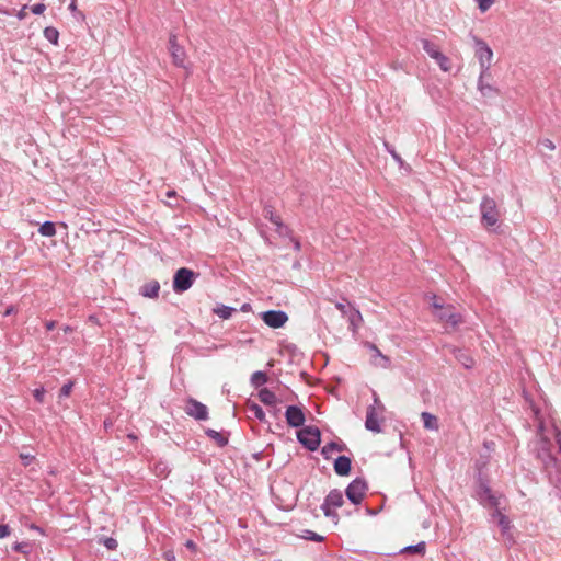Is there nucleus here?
Listing matches in <instances>:
<instances>
[{
    "label": "nucleus",
    "mask_w": 561,
    "mask_h": 561,
    "mask_svg": "<svg viewBox=\"0 0 561 561\" xmlns=\"http://www.w3.org/2000/svg\"><path fill=\"white\" fill-rule=\"evenodd\" d=\"M557 443L559 445V451L561 453V435L560 434L557 435Z\"/></svg>",
    "instance_id": "obj_59"
},
{
    "label": "nucleus",
    "mask_w": 561,
    "mask_h": 561,
    "mask_svg": "<svg viewBox=\"0 0 561 561\" xmlns=\"http://www.w3.org/2000/svg\"><path fill=\"white\" fill-rule=\"evenodd\" d=\"M367 512H368V514H376V512H375V511L369 510V508L367 510Z\"/></svg>",
    "instance_id": "obj_64"
},
{
    "label": "nucleus",
    "mask_w": 561,
    "mask_h": 561,
    "mask_svg": "<svg viewBox=\"0 0 561 561\" xmlns=\"http://www.w3.org/2000/svg\"><path fill=\"white\" fill-rule=\"evenodd\" d=\"M538 458H540L546 466L556 461V458L551 455L550 450L545 447L538 451Z\"/></svg>",
    "instance_id": "obj_34"
},
{
    "label": "nucleus",
    "mask_w": 561,
    "mask_h": 561,
    "mask_svg": "<svg viewBox=\"0 0 561 561\" xmlns=\"http://www.w3.org/2000/svg\"><path fill=\"white\" fill-rule=\"evenodd\" d=\"M167 195H168L169 197L174 196V195H175V192H174V191L168 192V194H167Z\"/></svg>",
    "instance_id": "obj_62"
},
{
    "label": "nucleus",
    "mask_w": 561,
    "mask_h": 561,
    "mask_svg": "<svg viewBox=\"0 0 561 561\" xmlns=\"http://www.w3.org/2000/svg\"><path fill=\"white\" fill-rule=\"evenodd\" d=\"M46 10V5L44 3H37V4H34L32 8H31V11L34 13V14H42L44 13V11Z\"/></svg>",
    "instance_id": "obj_47"
},
{
    "label": "nucleus",
    "mask_w": 561,
    "mask_h": 561,
    "mask_svg": "<svg viewBox=\"0 0 561 561\" xmlns=\"http://www.w3.org/2000/svg\"><path fill=\"white\" fill-rule=\"evenodd\" d=\"M376 405H369L366 411L365 427L373 433H381L380 420L377 416Z\"/></svg>",
    "instance_id": "obj_11"
},
{
    "label": "nucleus",
    "mask_w": 561,
    "mask_h": 561,
    "mask_svg": "<svg viewBox=\"0 0 561 561\" xmlns=\"http://www.w3.org/2000/svg\"><path fill=\"white\" fill-rule=\"evenodd\" d=\"M450 308H445L444 311H434L435 317H437L440 321H446L448 319V313H450Z\"/></svg>",
    "instance_id": "obj_45"
},
{
    "label": "nucleus",
    "mask_w": 561,
    "mask_h": 561,
    "mask_svg": "<svg viewBox=\"0 0 561 561\" xmlns=\"http://www.w3.org/2000/svg\"><path fill=\"white\" fill-rule=\"evenodd\" d=\"M481 224L485 228L495 226L499 222L500 213L495 201L492 197L483 196L480 203Z\"/></svg>",
    "instance_id": "obj_5"
},
{
    "label": "nucleus",
    "mask_w": 561,
    "mask_h": 561,
    "mask_svg": "<svg viewBox=\"0 0 561 561\" xmlns=\"http://www.w3.org/2000/svg\"><path fill=\"white\" fill-rule=\"evenodd\" d=\"M194 276V272L186 267L178 270L173 278V289L176 293L187 290L193 285Z\"/></svg>",
    "instance_id": "obj_8"
},
{
    "label": "nucleus",
    "mask_w": 561,
    "mask_h": 561,
    "mask_svg": "<svg viewBox=\"0 0 561 561\" xmlns=\"http://www.w3.org/2000/svg\"><path fill=\"white\" fill-rule=\"evenodd\" d=\"M288 316L285 311H283V325L287 322Z\"/></svg>",
    "instance_id": "obj_61"
},
{
    "label": "nucleus",
    "mask_w": 561,
    "mask_h": 561,
    "mask_svg": "<svg viewBox=\"0 0 561 561\" xmlns=\"http://www.w3.org/2000/svg\"><path fill=\"white\" fill-rule=\"evenodd\" d=\"M233 308L220 306L214 309V312L221 319H229L233 312Z\"/></svg>",
    "instance_id": "obj_32"
},
{
    "label": "nucleus",
    "mask_w": 561,
    "mask_h": 561,
    "mask_svg": "<svg viewBox=\"0 0 561 561\" xmlns=\"http://www.w3.org/2000/svg\"><path fill=\"white\" fill-rule=\"evenodd\" d=\"M12 312V308H9L7 311H5V316L10 314Z\"/></svg>",
    "instance_id": "obj_63"
},
{
    "label": "nucleus",
    "mask_w": 561,
    "mask_h": 561,
    "mask_svg": "<svg viewBox=\"0 0 561 561\" xmlns=\"http://www.w3.org/2000/svg\"><path fill=\"white\" fill-rule=\"evenodd\" d=\"M160 285L157 280H150L141 287V294L148 298H156L159 295Z\"/></svg>",
    "instance_id": "obj_18"
},
{
    "label": "nucleus",
    "mask_w": 561,
    "mask_h": 561,
    "mask_svg": "<svg viewBox=\"0 0 561 561\" xmlns=\"http://www.w3.org/2000/svg\"><path fill=\"white\" fill-rule=\"evenodd\" d=\"M44 37L54 45H58L59 32L53 26L44 28Z\"/></svg>",
    "instance_id": "obj_25"
},
{
    "label": "nucleus",
    "mask_w": 561,
    "mask_h": 561,
    "mask_svg": "<svg viewBox=\"0 0 561 561\" xmlns=\"http://www.w3.org/2000/svg\"><path fill=\"white\" fill-rule=\"evenodd\" d=\"M293 396H294V393L290 391V389L283 385V393H282L283 400H286V401L293 400Z\"/></svg>",
    "instance_id": "obj_49"
},
{
    "label": "nucleus",
    "mask_w": 561,
    "mask_h": 561,
    "mask_svg": "<svg viewBox=\"0 0 561 561\" xmlns=\"http://www.w3.org/2000/svg\"><path fill=\"white\" fill-rule=\"evenodd\" d=\"M451 353L455 356V358L466 368L471 369L473 368L476 362L473 357L465 350L453 347Z\"/></svg>",
    "instance_id": "obj_13"
},
{
    "label": "nucleus",
    "mask_w": 561,
    "mask_h": 561,
    "mask_svg": "<svg viewBox=\"0 0 561 561\" xmlns=\"http://www.w3.org/2000/svg\"><path fill=\"white\" fill-rule=\"evenodd\" d=\"M267 380V377L264 373L262 371H256L252 375V378H251V381L254 386L259 387V386H262L263 383H265Z\"/></svg>",
    "instance_id": "obj_36"
},
{
    "label": "nucleus",
    "mask_w": 561,
    "mask_h": 561,
    "mask_svg": "<svg viewBox=\"0 0 561 561\" xmlns=\"http://www.w3.org/2000/svg\"><path fill=\"white\" fill-rule=\"evenodd\" d=\"M165 559H167L168 561H173V560H174V554H173L172 552H167V553H165Z\"/></svg>",
    "instance_id": "obj_57"
},
{
    "label": "nucleus",
    "mask_w": 561,
    "mask_h": 561,
    "mask_svg": "<svg viewBox=\"0 0 561 561\" xmlns=\"http://www.w3.org/2000/svg\"><path fill=\"white\" fill-rule=\"evenodd\" d=\"M69 9L75 11L77 9V4H76V0H72L70 5H69Z\"/></svg>",
    "instance_id": "obj_58"
},
{
    "label": "nucleus",
    "mask_w": 561,
    "mask_h": 561,
    "mask_svg": "<svg viewBox=\"0 0 561 561\" xmlns=\"http://www.w3.org/2000/svg\"><path fill=\"white\" fill-rule=\"evenodd\" d=\"M336 309H339L344 316H347L348 314V308H354L351 304H343V302H337L335 305Z\"/></svg>",
    "instance_id": "obj_46"
},
{
    "label": "nucleus",
    "mask_w": 561,
    "mask_h": 561,
    "mask_svg": "<svg viewBox=\"0 0 561 561\" xmlns=\"http://www.w3.org/2000/svg\"><path fill=\"white\" fill-rule=\"evenodd\" d=\"M473 496L485 508H495L500 505L499 497L491 490L489 477L481 470L476 474Z\"/></svg>",
    "instance_id": "obj_2"
},
{
    "label": "nucleus",
    "mask_w": 561,
    "mask_h": 561,
    "mask_svg": "<svg viewBox=\"0 0 561 561\" xmlns=\"http://www.w3.org/2000/svg\"><path fill=\"white\" fill-rule=\"evenodd\" d=\"M539 147H540V150L543 151V150H553L554 149V144L550 140V139H542L538 142Z\"/></svg>",
    "instance_id": "obj_41"
},
{
    "label": "nucleus",
    "mask_w": 561,
    "mask_h": 561,
    "mask_svg": "<svg viewBox=\"0 0 561 561\" xmlns=\"http://www.w3.org/2000/svg\"><path fill=\"white\" fill-rule=\"evenodd\" d=\"M367 346L369 350L374 351L376 356L380 357V359L383 362L381 364L382 367H387L389 365V358L385 355L381 354V352L379 351V348L373 344V343H367Z\"/></svg>",
    "instance_id": "obj_37"
},
{
    "label": "nucleus",
    "mask_w": 561,
    "mask_h": 561,
    "mask_svg": "<svg viewBox=\"0 0 561 561\" xmlns=\"http://www.w3.org/2000/svg\"><path fill=\"white\" fill-rule=\"evenodd\" d=\"M28 543L27 542H16L14 543L13 546V550L16 551V552H20V553H23L25 556L28 554Z\"/></svg>",
    "instance_id": "obj_40"
},
{
    "label": "nucleus",
    "mask_w": 561,
    "mask_h": 561,
    "mask_svg": "<svg viewBox=\"0 0 561 561\" xmlns=\"http://www.w3.org/2000/svg\"><path fill=\"white\" fill-rule=\"evenodd\" d=\"M259 398L266 405H273L276 402V396L265 388L260 390Z\"/></svg>",
    "instance_id": "obj_24"
},
{
    "label": "nucleus",
    "mask_w": 561,
    "mask_h": 561,
    "mask_svg": "<svg viewBox=\"0 0 561 561\" xmlns=\"http://www.w3.org/2000/svg\"><path fill=\"white\" fill-rule=\"evenodd\" d=\"M185 547H186L187 549H190L191 551H193V552H196V551H197V546H196V543H195L193 540H187V541L185 542Z\"/></svg>",
    "instance_id": "obj_53"
},
{
    "label": "nucleus",
    "mask_w": 561,
    "mask_h": 561,
    "mask_svg": "<svg viewBox=\"0 0 561 561\" xmlns=\"http://www.w3.org/2000/svg\"><path fill=\"white\" fill-rule=\"evenodd\" d=\"M298 443L309 451H316L321 444V432L317 426L309 425L296 432Z\"/></svg>",
    "instance_id": "obj_3"
},
{
    "label": "nucleus",
    "mask_w": 561,
    "mask_h": 561,
    "mask_svg": "<svg viewBox=\"0 0 561 561\" xmlns=\"http://www.w3.org/2000/svg\"><path fill=\"white\" fill-rule=\"evenodd\" d=\"M492 517L497 519V524L501 528V533H507L512 529L511 519L501 513L499 506L494 508V512L492 513Z\"/></svg>",
    "instance_id": "obj_16"
},
{
    "label": "nucleus",
    "mask_w": 561,
    "mask_h": 561,
    "mask_svg": "<svg viewBox=\"0 0 561 561\" xmlns=\"http://www.w3.org/2000/svg\"><path fill=\"white\" fill-rule=\"evenodd\" d=\"M320 508L323 512V515L325 517L331 518L335 523L337 522V518H339L337 513L333 510L332 506H330V504L325 500L321 504Z\"/></svg>",
    "instance_id": "obj_29"
},
{
    "label": "nucleus",
    "mask_w": 561,
    "mask_h": 561,
    "mask_svg": "<svg viewBox=\"0 0 561 561\" xmlns=\"http://www.w3.org/2000/svg\"><path fill=\"white\" fill-rule=\"evenodd\" d=\"M324 500L332 506L333 508L341 507L344 503L343 494L339 489L331 490Z\"/></svg>",
    "instance_id": "obj_17"
},
{
    "label": "nucleus",
    "mask_w": 561,
    "mask_h": 561,
    "mask_svg": "<svg viewBox=\"0 0 561 561\" xmlns=\"http://www.w3.org/2000/svg\"><path fill=\"white\" fill-rule=\"evenodd\" d=\"M283 250H287L285 254H283V268H287L288 266L293 271H299L301 267L300 260V242L297 238H295L291 232L288 230V227L283 224Z\"/></svg>",
    "instance_id": "obj_1"
},
{
    "label": "nucleus",
    "mask_w": 561,
    "mask_h": 561,
    "mask_svg": "<svg viewBox=\"0 0 561 561\" xmlns=\"http://www.w3.org/2000/svg\"><path fill=\"white\" fill-rule=\"evenodd\" d=\"M283 491H285L286 493H289L291 495V500L288 504L283 503V511H287V510H290L294 507V505L297 501V493H296V490L293 486V484H288V486L285 488Z\"/></svg>",
    "instance_id": "obj_31"
},
{
    "label": "nucleus",
    "mask_w": 561,
    "mask_h": 561,
    "mask_svg": "<svg viewBox=\"0 0 561 561\" xmlns=\"http://www.w3.org/2000/svg\"><path fill=\"white\" fill-rule=\"evenodd\" d=\"M334 471L340 477H346L352 470V459L348 456H339L333 463Z\"/></svg>",
    "instance_id": "obj_12"
},
{
    "label": "nucleus",
    "mask_w": 561,
    "mask_h": 561,
    "mask_svg": "<svg viewBox=\"0 0 561 561\" xmlns=\"http://www.w3.org/2000/svg\"><path fill=\"white\" fill-rule=\"evenodd\" d=\"M10 533V527L8 525L0 524V539L8 537Z\"/></svg>",
    "instance_id": "obj_48"
},
{
    "label": "nucleus",
    "mask_w": 561,
    "mask_h": 561,
    "mask_svg": "<svg viewBox=\"0 0 561 561\" xmlns=\"http://www.w3.org/2000/svg\"><path fill=\"white\" fill-rule=\"evenodd\" d=\"M346 317L350 322V329L353 332H356L357 329L360 327V323L363 322L360 311L356 308H348V314Z\"/></svg>",
    "instance_id": "obj_15"
},
{
    "label": "nucleus",
    "mask_w": 561,
    "mask_h": 561,
    "mask_svg": "<svg viewBox=\"0 0 561 561\" xmlns=\"http://www.w3.org/2000/svg\"><path fill=\"white\" fill-rule=\"evenodd\" d=\"M263 320L271 328H280V311L264 312Z\"/></svg>",
    "instance_id": "obj_19"
},
{
    "label": "nucleus",
    "mask_w": 561,
    "mask_h": 561,
    "mask_svg": "<svg viewBox=\"0 0 561 561\" xmlns=\"http://www.w3.org/2000/svg\"><path fill=\"white\" fill-rule=\"evenodd\" d=\"M439 68L445 71V72H448L450 69H451V62H450V59L444 55L442 51L438 54V56L434 59Z\"/></svg>",
    "instance_id": "obj_26"
},
{
    "label": "nucleus",
    "mask_w": 561,
    "mask_h": 561,
    "mask_svg": "<svg viewBox=\"0 0 561 561\" xmlns=\"http://www.w3.org/2000/svg\"><path fill=\"white\" fill-rule=\"evenodd\" d=\"M383 146L386 148V150L391 154V157L393 158V160L400 165V167H403V159L401 158V156L396 151L394 147L392 145H390L389 142L385 141L383 142Z\"/></svg>",
    "instance_id": "obj_33"
},
{
    "label": "nucleus",
    "mask_w": 561,
    "mask_h": 561,
    "mask_svg": "<svg viewBox=\"0 0 561 561\" xmlns=\"http://www.w3.org/2000/svg\"><path fill=\"white\" fill-rule=\"evenodd\" d=\"M284 416L288 426L301 428L306 422V409L301 404H289L286 407Z\"/></svg>",
    "instance_id": "obj_7"
},
{
    "label": "nucleus",
    "mask_w": 561,
    "mask_h": 561,
    "mask_svg": "<svg viewBox=\"0 0 561 561\" xmlns=\"http://www.w3.org/2000/svg\"><path fill=\"white\" fill-rule=\"evenodd\" d=\"M421 45H422V48L424 49V51L433 59H435L438 56V54L440 53L438 47L434 43H432L430 39L422 38Z\"/></svg>",
    "instance_id": "obj_22"
},
{
    "label": "nucleus",
    "mask_w": 561,
    "mask_h": 561,
    "mask_svg": "<svg viewBox=\"0 0 561 561\" xmlns=\"http://www.w3.org/2000/svg\"><path fill=\"white\" fill-rule=\"evenodd\" d=\"M168 49L172 57V61H173L174 66L180 67V68H185L186 67L185 62H186V58H187L186 51H185L184 47L178 43L176 35H174V34L170 35Z\"/></svg>",
    "instance_id": "obj_9"
},
{
    "label": "nucleus",
    "mask_w": 561,
    "mask_h": 561,
    "mask_svg": "<svg viewBox=\"0 0 561 561\" xmlns=\"http://www.w3.org/2000/svg\"><path fill=\"white\" fill-rule=\"evenodd\" d=\"M248 410L260 421L264 420V412L261 407H259L256 403H249Z\"/></svg>",
    "instance_id": "obj_35"
},
{
    "label": "nucleus",
    "mask_w": 561,
    "mask_h": 561,
    "mask_svg": "<svg viewBox=\"0 0 561 561\" xmlns=\"http://www.w3.org/2000/svg\"><path fill=\"white\" fill-rule=\"evenodd\" d=\"M425 551H426V545L424 541H420L416 545L407 546L400 550L401 553H407V554L417 553L421 556L425 554Z\"/></svg>",
    "instance_id": "obj_23"
},
{
    "label": "nucleus",
    "mask_w": 561,
    "mask_h": 561,
    "mask_svg": "<svg viewBox=\"0 0 561 561\" xmlns=\"http://www.w3.org/2000/svg\"><path fill=\"white\" fill-rule=\"evenodd\" d=\"M345 448H346L345 444H343V443L339 444V443L332 440L322 447L321 454L324 457V459H330L331 453L343 451Z\"/></svg>",
    "instance_id": "obj_20"
},
{
    "label": "nucleus",
    "mask_w": 561,
    "mask_h": 561,
    "mask_svg": "<svg viewBox=\"0 0 561 561\" xmlns=\"http://www.w3.org/2000/svg\"><path fill=\"white\" fill-rule=\"evenodd\" d=\"M45 327H46V329H47L48 331H50V330L55 329V327H56V321H53V320H50V321H46V322H45Z\"/></svg>",
    "instance_id": "obj_56"
},
{
    "label": "nucleus",
    "mask_w": 561,
    "mask_h": 561,
    "mask_svg": "<svg viewBox=\"0 0 561 561\" xmlns=\"http://www.w3.org/2000/svg\"><path fill=\"white\" fill-rule=\"evenodd\" d=\"M432 307L435 309V311H444V306L436 301V296H434V301L432 304Z\"/></svg>",
    "instance_id": "obj_54"
},
{
    "label": "nucleus",
    "mask_w": 561,
    "mask_h": 561,
    "mask_svg": "<svg viewBox=\"0 0 561 561\" xmlns=\"http://www.w3.org/2000/svg\"><path fill=\"white\" fill-rule=\"evenodd\" d=\"M476 1L478 3L479 10L481 12H486L494 2V0H476Z\"/></svg>",
    "instance_id": "obj_39"
},
{
    "label": "nucleus",
    "mask_w": 561,
    "mask_h": 561,
    "mask_svg": "<svg viewBox=\"0 0 561 561\" xmlns=\"http://www.w3.org/2000/svg\"><path fill=\"white\" fill-rule=\"evenodd\" d=\"M103 543L108 550H115L117 548V541L112 537L105 538Z\"/></svg>",
    "instance_id": "obj_44"
},
{
    "label": "nucleus",
    "mask_w": 561,
    "mask_h": 561,
    "mask_svg": "<svg viewBox=\"0 0 561 561\" xmlns=\"http://www.w3.org/2000/svg\"><path fill=\"white\" fill-rule=\"evenodd\" d=\"M453 328L457 327L461 322V316L456 312L448 313V319L446 320Z\"/></svg>",
    "instance_id": "obj_38"
},
{
    "label": "nucleus",
    "mask_w": 561,
    "mask_h": 561,
    "mask_svg": "<svg viewBox=\"0 0 561 561\" xmlns=\"http://www.w3.org/2000/svg\"><path fill=\"white\" fill-rule=\"evenodd\" d=\"M62 330H64V332H65V333H70V332H72V328H71V327H69V325L64 327V329H62Z\"/></svg>",
    "instance_id": "obj_60"
},
{
    "label": "nucleus",
    "mask_w": 561,
    "mask_h": 561,
    "mask_svg": "<svg viewBox=\"0 0 561 561\" xmlns=\"http://www.w3.org/2000/svg\"><path fill=\"white\" fill-rule=\"evenodd\" d=\"M33 396L37 402L43 403L45 397V389L43 387L35 389L33 391Z\"/></svg>",
    "instance_id": "obj_42"
},
{
    "label": "nucleus",
    "mask_w": 561,
    "mask_h": 561,
    "mask_svg": "<svg viewBox=\"0 0 561 561\" xmlns=\"http://www.w3.org/2000/svg\"><path fill=\"white\" fill-rule=\"evenodd\" d=\"M298 537L306 539V540L316 541V542H322L324 540V537L322 535H319L309 529H304L302 534L299 535Z\"/></svg>",
    "instance_id": "obj_30"
},
{
    "label": "nucleus",
    "mask_w": 561,
    "mask_h": 561,
    "mask_svg": "<svg viewBox=\"0 0 561 561\" xmlns=\"http://www.w3.org/2000/svg\"><path fill=\"white\" fill-rule=\"evenodd\" d=\"M489 77L490 76H482V72H480L478 80V90L484 98H494L499 95L500 91L497 88L484 82V79Z\"/></svg>",
    "instance_id": "obj_14"
},
{
    "label": "nucleus",
    "mask_w": 561,
    "mask_h": 561,
    "mask_svg": "<svg viewBox=\"0 0 561 561\" xmlns=\"http://www.w3.org/2000/svg\"><path fill=\"white\" fill-rule=\"evenodd\" d=\"M26 8L27 5H24L16 14V16L20 19V20H23L26 18Z\"/></svg>",
    "instance_id": "obj_55"
},
{
    "label": "nucleus",
    "mask_w": 561,
    "mask_h": 561,
    "mask_svg": "<svg viewBox=\"0 0 561 561\" xmlns=\"http://www.w3.org/2000/svg\"><path fill=\"white\" fill-rule=\"evenodd\" d=\"M472 38L474 42V54L480 64V72H482V76H491L490 67L493 57V51L491 47L486 44V42H484L483 39L477 36H473Z\"/></svg>",
    "instance_id": "obj_4"
},
{
    "label": "nucleus",
    "mask_w": 561,
    "mask_h": 561,
    "mask_svg": "<svg viewBox=\"0 0 561 561\" xmlns=\"http://www.w3.org/2000/svg\"><path fill=\"white\" fill-rule=\"evenodd\" d=\"M374 403L378 407V409L383 412L385 411V405L380 402L378 396L376 392H374Z\"/></svg>",
    "instance_id": "obj_52"
},
{
    "label": "nucleus",
    "mask_w": 561,
    "mask_h": 561,
    "mask_svg": "<svg viewBox=\"0 0 561 561\" xmlns=\"http://www.w3.org/2000/svg\"><path fill=\"white\" fill-rule=\"evenodd\" d=\"M185 412L196 420H207V407L195 399H188L185 407Z\"/></svg>",
    "instance_id": "obj_10"
},
{
    "label": "nucleus",
    "mask_w": 561,
    "mask_h": 561,
    "mask_svg": "<svg viewBox=\"0 0 561 561\" xmlns=\"http://www.w3.org/2000/svg\"><path fill=\"white\" fill-rule=\"evenodd\" d=\"M367 490V481L364 478H355L347 485L345 490V495L352 504L358 505L362 503Z\"/></svg>",
    "instance_id": "obj_6"
},
{
    "label": "nucleus",
    "mask_w": 561,
    "mask_h": 561,
    "mask_svg": "<svg viewBox=\"0 0 561 561\" xmlns=\"http://www.w3.org/2000/svg\"><path fill=\"white\" fill-rule=\"evenodd\" d=\"M38 232L44 237H54L56 234L55 225L51 221H46L41 225Z\"/></svg>",
    "instance_id": "obj_28"
},
{
    "label": "nucleus",
    "mask_w": 561,
    "mask_h": 561,
    "mask_svg": "<svg viewBox=\"0 0 561 561\" xmlns=\"http://www.w3.org/2000/svg\"><path fill=\"white\" fill-rule=\"evenodd\" d=\"M72 386L73 383L72 382H68L66 385H64L60 389V392H59V397H69L70 393H71V390H72Z\"/></svg>",
    "instance_id": "obj_43"
},
{
    "label": "nucleus",
    "mask_w": 561,
    "mask_h": 561,
    "mask_svg": "<svg viewBox=\"0 0 561 561\" xmlns=\"http://www.w3.org/2000/svg\"><path fill=\"white\" fill-rule=\"evenodd\" d=\"M421 417L423 420V424L426 430H432V431L438 430V420L435 415H433L428 412H422Z\"/></svg>",
    "instance_id": "obj_21"
},
{
    "label": "nucleus",
    "mask_w": 561,
    "mask_h": 561,
    "mask_svg": "<svg viewBox=\"0 0 561 561\" xmlns=\"http://www.w3.org/2000/svg\"><path fill=\"white\" fill-rule=\"evenodd\" d=\"M20 458L23 461L24 466H28L31 463V461L34 459V456L22 453V454H20Z\"/></svg>",
    "instance_id": "obj_50"
},
{
    "label": "nucleus",
    "mask_w": 561,
    "mask_h": 561,
    "mask_svg": "<svg viewBox=\"0 0 561 561\" xmlns=\"http://www.w3.org/2000/svg\"><path fill=\"white\" fill-rule=\"evenodd\" d=\"M502 536L505 538V540L510 545H514L515 543V538H514V536H513L511 530H508L507 533H502Z\"/></svg>",
    "instance_id": "obj_51"
},
{
    "label": "nucleus",
    "mask_w": 561,
    "mask_h": 561,
    "mask_svg": "<svg viewBox=\"0 0 561 561\" xmlns=\"http://www.w3.org/2000/svg\"><path fill=\"white\" fill-rule=\"evenodd\" d=\"M206 434L216 442V444L220 447L225 446L228 443V438L219 432L214 430H208Z\"/></svg>",
    "instance_id": "obj_27"
}]
</instances>
